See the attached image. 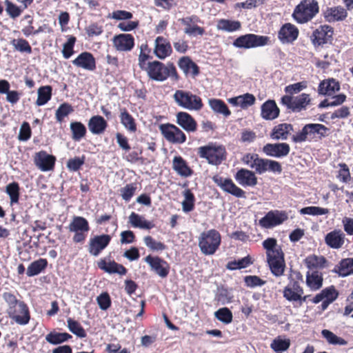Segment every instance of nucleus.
Masks as SVG:
<instances>
[{
    "mask_svg": "<svg viewBox=\"0 0 353 353\" xmlns=\"http://www.w3.org/2000/svg\"><path fill=\"white\" fill-rule=\"evenodd\" d=\"M146 71L149 78L156 81H164L168 77L175 81L179 79L176 69L172 62L166 65L159 61L148 62Z\"/></svg>",
    "mask_w": 353,
    "mask_h": 353,
    "instance_id": "obj_1",
    "label": "nucleus"
},
{
    "mask_svg": "<svg viewBox=\"0 0 353 353\" xmlns=\"http://www.w3.org/2000/svg\"><path fill=\"white\" fill-rule=\"evenodd\" d=\"M319 12V4L316 0H302L294 8L292 17L299 23L312 20Z\"/></svg>",
    "mask_w": 353,
    "mask_h": 353,
    "instance_id": "obj_2",
    "label": "nucleus"
},
{
    "mask_svg": "<svg viewBox=\"0 0 353 353\" xmlns=\"http://www.w3.org/2000/svg\"><path fill=\"white\" fill-rule=\"evenodd\" d=\"M221 244V235L219 232L211 229L203 232L199 237V247L201 252L205 255H212Z\"/></svg>",
    "mask_w": 353,
    "mask_h": 353,
    "instance_id": "obj_3",
    "label": "nucleus"
},
{
    "mask_svg": "<svg viewBox=\"0 0 353 353\" xmlns=\"http://www.w3.org/2000/svg\"><path fill=\"white\" fill-rule=\"evenodd\" d=\"M201 158L205 159L208 163L218 165L226 158V150L223 145L210 143L200 147L198 152Z\"/></svg>",
    "mask_w": 353,
    "mask_h": 353,
    "instance_id": "obj_4",
    "label": "nucleus"
},
{
    "mask_svg": "<svg viewBox=\"0 0 353 353\" xmlns=\"http://www.w3.org/2000/svg\"><path fill=\"white\" fill-rule=\"evenodd\" d=\"M173 97L178 105L188 110L199 111L203 106L201 98L190 92L178 90Z\"/></svg>",
    "mask_w": 353,
    "mask_h": 353,
    "instance_id": "obj_5",
    "label": "nucleus"
},
{
    "mask_svg": "<svg viewBox=\"0 0 353 353\" xmlns=\"http://www.w3.org/2000/svg\"><path fill=\"white\" fill-rule=\"evenodd\" d=\"M281 102L291 111L299 112L306 108V106L310 102V95L305 93L296 97L284 95L281 97Z\"/></svg>",
    "mask_w": 353,
    "mask_h": 353,
    "instance_id": "obj_6",
    "label": "nucleus"
},
{
    "mask_svg": "<svg viewBox=\"0 0 353 353\" xmlns=\"http://www.w3.org/2000/svg\"><path fill=\"white\" fill-rule=\"evenodd\" d=\"M159 130L164 138L172 143H183L186 141L184 132L173 124H161Z\"/></svg>",
    "mask_w": 353,
    "mask_h": 353,
    "instance_id": "obj_7",
    "label": "nucleus"
},
{
    "mask_svg": "<svg viewBox=\"0 0 353 353\" xmlns=\"http://www.w3.org/2000/svg\"><path fill=\"white\" fill-rule=\"evenodd\" d=\"M212 180L223 191L237 198H245V192L237 187L232 179L215 175L212 177Z\"/></svg>",
    "mask_w": 353,
    "mask_h": 353,
    "instance_id": "obj_8",
    "label": "nucleus"
},
{
    "mask_svg": "<svg viewBox=\"0 0 353 353\" xmlns=\"http://www.w3.org/2000/svg\"><path fill=\"white\" fill-rule=\"evenodd\" d=\"M8 316L19 325H27L30 319V314L27 305L22 302L12 309H7Z\"/></svg>",
    "mask_w": 353,
    "mask_h": 353,
    "instance_id": "obj_9",
    "label": "nucleus"
},
{
    "mask_svg": "<svg viewBox=\"0 0 353 353\" xmlns=\"http://www.w3.org/2000/svg\"><path fill=\"white\" fill-rule=\"evenodd\" d=\"M267 261L270 271L274 276L279 277L283 274L285 268V263L284 253L282 249L276 250L275 255L271 256L268 254Z\"/></svg>",
    "mask_w": 353,
    "mask_h": 353,
    "instance_id": "obj_10",
    "label": "nucleus"
},
{
    "mask_svg": "<svg viewBox=\"0 0 353 353\" xmlns=\"http://www.w3.org/2000/svg\"><path fill=\"white\" fill-rule=\"evenodd\" d=\"M287 219L288 215L285 212L271 210L259 220V224L264 228H271L281 224Z\"/></svg>",
    "mask_w": 353,
    "mask_h": 353,
    "instance_id": "obj_11",
    "label": "nucleus"
},
{
    "mask_svg": "<svg viewBox=\"0 0 353 353\" xmlns=\"http://www.w3.org/2000/svg\"><path fill=\"white\" fill-rule=\"evenodd\" d=\"M144 261L147 263L151 270L161 278L166 277L170 271L168 263L159 256H147Z\"/></svg>",
    "mask_w": 353,
    "mask_h": 353,
    "instance_id": "obj_12",
    "label": "nucleus"
},
{
    "mask_svg": "<svg viewBox=\"0 0 353 353\" xmlns=\"http://www.w3.org/2000/svg\"><path fill=\"white\" fill-rule=\"evenodd\" d=\"M111 236L108 234L94 236L90 239L88 252L93 256H97L110 243Z\"/></svg>",
    "mask_w": 353,
    "mask_h": 353,
    "instance_id": "obj_13",
    "label": "nucleus"
},
{
    "mask_svg": "<svg viewBox=\"0 0 353 353\" xmlns=\"http://www.w3.org/2000/svg\"><path fill=\"white\" fill-rule=\"evenodd\" d=\"M290 151V145L286 143H267L263 148V152L267 156L276 158L286 157Z\"/></svg>",
    "mask_w": 353,
    "mask_h": 353,
    "instance_id": "obj_14",
    "label": "nucleus"
},
{
    "mask_svg": "<svg viewBox=\"0 0 353 353\" xmlns=\"http://www.w3.org/2000/svg\"><path fill=\"white\" fill-rule=\"evenodd\" d=\"M298 36V28L290 23L283 25L278 32V38L283 44L293 43Z\"/></svg>",
    "mask_w": 353,
    "mask_h": 353,
    "instance_id": "obj_15",
    "label": "nucleus"
},
{
    "mask_svg": "<svg viewBox=\"0 0 353 353\" xmlns=\"http://www.w3.org/2000/svg\"><path fill=\"white\" fill-rule=\"evenodd\" d=\"M113 45L119 51H130L134 45V39L132 34H119L112 39Z\"/></svg>",
    "mask_w": 353,
    "mask_h": 353,
    "instance_id": "obj_16",
    "label": "nucleus"
},
{
    "mask_svg": "<svg viewBox=\"0 0 353 353\" xmlns=\"http://www.w3.org/2000/svg\"><path fill=\"white\" fill-rule=\"evenodd\" d=\"M34 163L41 171H50L54 168L55 157L44 151H41L36 154Z\"/></svg>",
    "mask_w": 353,
    "mask_h": 353,
    "instance_id": "obj_17",
    "label": "nucleus"
},
{
    "mask_svg": "<svg viewBox=\"0 0 353 353\" xmlns=\"http://www.w3.org/2000/svg\"><path fill=\"white\" fill-rule=\"evenodd\" d=\"M172 52V49L169 41L163 37H157L155 39L154 53L160 59H164Z\"/></svg>",
    "mask_w": 353,
    "mask_h": 353,
    "instance_id": "obj_18",
    "label": "nucleus"
},
{
    "mask_svg": "<svg viewBox=\"0 0 353 353\" xmlns=\"http://www.w3.org/2000/svg\"><path fill=\"white\" fill-rule=\"evenodd\" d=\"M97 265L99 269L110 274H118L119 275H125L127 273L126 268L114 261L107 262L105 259H101L97 262Z\"/></svg>",
    "mask_w": 353,
    "mask_h": 353,
    "instance_id": "obj_19",
    "label": "nucleus"
},
{
    "mask_svg": "<svg viewBox=\"0 0 353 353\" xmlns=\"http://www.w3.org/2000/svg\"><path fill=\"white\" fill-rule=\"evenodd\" d=\"M72 63L79 68L86 70L92 71L96 68V61L93 55L90 52H83L81 53Z\"/></svg>",
    "mask_w": 353,
    "mask_h": 353,
    "instance_id": "obj_20",
    "label": "nucleus"
},
{
    "mask_svg": "<svg viewBox=\"0 0 353 353\" xmlns=\"http://www.w3.org/2000/svg\"><path fill=\"white\" fill-rule=\"evenodd\" d=\"M176 123L186 132H193L196 130L197 123L188 112H178L176 114Z\"/></svg>",
    "mask_w": 353,
    "mask_h": 353,
    "instance_id": "obj_21",
    "label": "nucleus"
},
{
    "mask_svg": "<svg viewBox=\"0 0 353 353\" xmlns=\"http://www.w3.org/2000/svg\"><path fill=\"white\" fill-rule=\"evenodd\" d=\"M234 178L242 186L253 187L257 184V178L252 171L241 168L237 171Z\"/></svg>",
    "mask_w": 353,
    "mask_h": 353,
    "instance_id": "obj_22",
    "label": "nucleus"
},
{
    "mask_svg": "<svg viewBox=\"0 0 353 353\" xmlns=\"http://www.w3.org/2000/svg\"><path fill=\"white\" fill-rule=\"evenodd\" d=\"M179 68L185 76L190 75L194 78L199 74V68L189 57H183L178 61Z\"/></svg>",
    "mask_w": 353,
    "mask_h": 353,
    "instance_id": "obj_23",
    "label": "nucleus"
},
{
    "mask_svg": "<svg viewBox=\"0 0 353 353\" xmlns=\"http://www.w3.org/2000/svg\"><path fill=\"white\" fill-rule=\"evenodd\" d=\"M330 31L329 26H322L314 30L312 35V41L314 46H323L329 42L331 35H328Z\"/></svg>",
    "mask_w": 353,
    "mask_h": 353,
    "instance_id": "obj_24",
    "label": "nucleus"
},
{
    "mask_svg": "<svg viewBox=\"0 0 353 353\" xmlns=\"http://www.w3.org/2000/svg\"><path fill=\"white\" fill-rule=\"evenodd\" d=\"M279 115V109L274 100H268L261 105V117L265 120H273Z\"/></svg>",
    "mask_w": 353,
    "mask_h": 353,
    "instance_id": "obj_25",
    "label": "nucleus"
},
{
    "mask_svg": "<svg viewBox=\"0 0 353 353\" xmlns=\"http://www.w3.org/2000/svg\"><path fill=\"white\" fill-rule=\"evenodd\" d=\"M291 131H293V126L291 124L281 123L273 128L270 137L274 140H286Z\"/></svg>",
    "mask_w": 353,
    "mask_h": 353,
    "instance_id": "obj_26",
    "label": "nucleus"
},
{
    "mask_svg": "<svg viewBox=\"0 0 353 353\" xmlns=\"http://www.w3.org/2000/svg\"><path fill=\"white\" fill-rule=\"evenodd\" d=\"M88 126L92 134H101L105 130L108 123L103 117L97 115L90 119Z\"/></svg>",
    "mask_w": 353,
    "mask_h": 353,
    "instance_id": "obj_27",
    "label": "nucleus"
},
{
    "mask_svg": "<svg viewBox=\"0 0 353 353\" xmlns=\"http://www.w3.org/2000/svg\"><path fill=\"white\" fill-rule=\"evenodd\" d=\"M173 170L181 176L188 177L193 173L186 161L180 156L174 157L172 161Z\"/></svg>",
    "mask_w": 353,
    "mask_h": 353,
    "instance_id": "obj_28",
    "label": "nucleus"
},
{
    "mask_svg": "<svg viewBox=\"0 0 353 353\" xmlns=\"http://www.w3.org/2000/svg\"><path fill=\"white\" fill-rule=\"evenodd\" d=\"M332 272L343 277L353 274V258L342 259L339 264L334 267Z\"/></svg>",
    "mask_w": 353,
    "mask_h": 353,
    "instance_id": "obj_29",
    "label": "nucleus"
},
{
    "mask_svg": "<svg viewBox=\"0 0 353 353\" xmlns=\"http://www.w3.org/2000/svg\"><path fill=\"white\" fill-rule=\"evenodd\" d=\"M70 232H88L90 226L88 221L83 216H74L68 225Z\"/></svg>",
    "mask_w": 353,
    "mask_h": 353,
    "instance_id": "obj_30",
    "label": "nucleus"
},
{
    "mask_svg": "<svg viewBox=\"0 0 353 353\" xmlns=\"http://www.w3.org/2000/svg\"><path fill=\"white\" fill-rule=\"evenodd\" d=\"M208 104L214 112L223 114L228 117L231 114L227 105L223 101L218 99H210L208 100Z\"/></svg>",
    "mask_w": 353,
    "mask_h": 353,
    "instance_id": "obj_31",
    "label": "nucleus"
},
{
    "mask_svg": "<svg viewBox=\"0 0 353 353\" xmlns=\"http://www.w3.org/2000/svg\"><path fill=\"white\" fill-rule=\"evenodd\" d=\"M129 223L134 228L150 230L154 227V224L144 219L139 214L132 212L129 216Z\"/></svg>",
    "mask_w": 353,
    "mask_h": 353,
    "instance_id": "obj_32",
    "label": "nucleus"
},
{
    "mask_svg": "<svg viewBox=\"0 0 353 353\" xmlns=\"http://www.w3.org/2000/svg\"><path fill=\"white\" fill-rule=\"evenodd\" d=\"M305 263L307 268L310 270L318 268L321 269L325 267L327 261L323 256L312 254L305 259Z\"/></svg>",
    "mask_w": 353,
    "mask_h": 353,
    "instance_id": "obj_33",
    "label": "nucleus"
},
{
    "mask_svg": "<svg viewBox=\"0 0 353 353\" xmlns=\"http://www.w3.org/2000/svg\"><path fill=\"white\" fill-rule=\"evenodd\" d=\"M47 265L48 261L46 259H39L33 261L27 268V276L31 277L39 274L47 267Z\"/></svg>",
    "mask_w": 353,
    "mask_h": 353,
    "instance_id": "obj_34",
    "label": "nucleus"
},
{
    "mask_svg": "<svg viewBox=\"0 0 353 353\" xmlns=\"http://www.w3.org/2000/svg\"><path fill=\"white\" fill-rule=\"evenodd\" d=\"M52 88L50 85L41 86L37 90L36 105L41 106L47 103L52 97Z\"/></svg>",
    "mask_w": 353,
    "mask_h": 353,
    "instance_id": "obj_35",
    "label": "nucleus"
},
{
    "mask_svg": "<svg viewBox=\"0 0 353 353\" xmlns=\"http://www.w3.org/2000/svg\"><path fill=\"white\" fill-rule=\"evenodd\" d=\"M72 337V335L67 332H51L46 336V341L52 345H58L68 341Z\"/></svg>",
    "mask_w": 353,
    "mask_h": 353,
    "instance_id": "obj_36",
    "label": "nucleus"
},
{
    "mask_svg": "<svg viewBox=\"0 0 353 353\" xmlns=\"http://www.w3.org/2000/svg\"><path fill=\"white\" fill-rule=\"evenodd\" d=\"M72 138L75 141H80L86 134L85 126L80 121H73L70 125Z\"/></svg>",
    "mask_w": 353,
    "mask_h": 353,
    "instance_id": "obj_37",
    "label": "nucleus"
},
{
    "mask_svg": "<svg viewBox=\"0 0 353 353\" xmlns=\"http://www.w3.org/2000/svg\"><path fill=\"white\" fill-rule=\"evenodd\" d=\"M241 26V23L239 21H231L229 19H220L216 25L218 30L229 32L239 30Z\"/></svg>",
    "mask_w": 353,
    "mask_h": 353,
    "instance_id": "obj_38",
    "label": "nucleus"
},
{
    "mask_svg": "<svg viewBox=\"0 0 353 353\" xmlns=\"http://www.w3.org/2000/svg\"><path fill=\"white\" fill-rule=\"evenodd\" d=\"M120 119L121 123L128 130L132 132H136L137 125L135 121L125 109L121 110Z\"/></svg>",
    "mask_w": 353,
    "mask_h": 353,
    "instance_id": "obj_39",
    "label": "nucleus"
},
{
    "mask_svg": "<svg viewBox=\"0 0 353 353\" xmlns=\"http://www.w3.org/2000/svg\"><path fill=\"white\" fill-rule=\"evenodd\" d=\"M290 346V340L289 339H283L280 336L274 339L270 344V347L276 353H282L286 351Z\"/></svg>",
    "mask_w": 353,
    "mask_h": 353,
    "instance_id": "obj_40",
    "label": "nucleus"
},
{
    "mask_svg": "<svg viewBox=\"0 0 353 353\" xmlns=\"http://www.w3.org/2000/svg\"><path fill=\"white\" fill-rule=\"evenodd\" d=\"M323 279L317 271H314L310 274L307 272L306 276L307 285L313 290H318L322 285Z\"/></svg>",
    "mask_w": 353,
    "mask_h": 353,
    "instance_id": "obj_41",
    "label": "nucleus"
},
{
    "mask_svg": "<svg viewBox=\"0 0 353 353\" xmlns=\"http://www.w3.org/2000/svg\"><path fill=\"white\" fill-rule=\"evenodd\" d=\"M215 318L224 324H229L232 322L233 314L228 307H221L214 312Z\"/></svg>",
    "mask_w": 353,
    "mask_h": 353,
    "instance_id": "obj_42",
    "label": "nucleus"
},
{
    "mask_svg": "<svg viewBox=\"0 0 353 353\" xmlns=\"http://www.w3.org/2000/svg\"><path fill=\"white\" fill-rule=\"evenodd\" d=\"M252 263L250 256H245L238 261H232L228 263L226 268L230 270L245 268Z\"/></svg>",
    "mask_w": 353,
    "mask_h": 353,
    "instance_id": "obj_43",
    "label": "nucleus"
},
{
    "mask_svg": "<svg viewBox=\"0 0 353 353\" xmlns=\"http://www.w3.org/2000/svg\"><path fill=\"white\" fill-rule=\"evenodd\" d=\"M67 324L69 330L77 336L80 338H85L86 336L85 330L77 321L68 318L67 319Z\"/></svg>",
    "mask_w": 353,
    "mask_h": 353,
    "instance_id": "obj_44",
    "label": "nucleus"
},
{
    "mask_svg": "<svg viewBox=\"0 0 353 353\" xmlns=\"http://www.w3.org/2000/svg\"><path fill=\"white\" fill-rule=\"evenodd\" d=\"M183 196L185 199L182 202V210L184 212H191L194 207V196L190 189L183 192Z\"/></svg>",
    "mask_w": 353,
    "mask_h": 353,
    "instance_id": "obj_45",
    "label": "nucleus"
},
{
    "mask_svg": "<svg viewBox=\"0 0 353 353\" xmlns=\"http://www.w3.org/2000/svg\"><path fill=\"white\" fill-rule=\"evenodd\" d=\"M6 193L9 195L11 203H16L19 198V185L17 182H12L7 185Z\"/></svg>",
    "mask_w": 353,
    "mask_h": 353,
    "instance_id": "obj_46",
    "label": "nucleus"
},
{
    "mask_svg": "<svg viewBox=\"0 0 353 353\" xmlns=\"http://www.w3.org/2000/svg\"><path fill=\"white\" fill-rule=\"evenodd\" d=\"M252 34H247L236 38L233 42V46L239 48H252Z\"/></svg>",
    "mask_w": 353,
    "mask_h": 353,
    "instance_id": "obj_47",
    "label": "nucleus"
},
{
    "mask_svg": "<svg viewBox=\"0 0 353 353\" xmlns=\"http://www.w3.org/2000/svg\"><path fill=\"white\" fill-rule=\"evenodd\" d=\"M73 111L74 109L70 104L68 103H63L61 104L56 110L55 117L57 121L59 122H61L64 117H67Z\"/></svg>",
    "mask_w": 353,
    "mask_h": 353,
    "instance_id": "obj_48",
    "label": "nucleus"
},
{
    "mask_svg": "<svg viewBox=\"0 0 353 353\" xmlns=\"http://www.w3.org/2000/svg\"><path fill=\"white\" fill-rule=\"evenodd\" d=\"M308 135L319 134L320 137L325 136L328 128L322 124L319 123H310L305 125Z\"/></svg>",
    "mask_w": 353,
    "mask_h": 353,
    "instance_id": "obj_49",
    "label": "nucleus"
},
{
    "mask_svg": "<svg viewBox=\"0 0 353 353\" xmlns=\"http://www.w3.org/2000/svg\"><path fill=\"white\" fill-rule=\"evenodd\" d=\"M216 297L218 301L221 302L223 305L231 303L233 299L232 293L228 289L223 287L217 289Z\"/></svg>",
    "mask_w": 353,
    "mask_h": 353,
    "instance_id": "obj_50",
    "label": "nucleus"
},
{
    "mask_svg": "<svg viewBox=\"0 0 353 353\" xmlns=\"http://www.w3.org/2000/svg\"><path fill=\"white\" fill-rule=\"evenodd\" d=\"M12 45L14 46V49L21 52H26L30 54L32 52V48L30 46L29 43L23 39H13L11 41Z\"/></svg>",
    "mask_w": 353,
    "mask_h": 353,
    "instance_id": "obj_51",
    "label": "nucleus"
},
{
    "mask_svg": "<svg viewBox=\"0 0 353 353\" xmlns=\"http://www.w3.org/2000/svg\"><path fill=\"white\" fill-rule=\"evenodd\" d=\"M276 243V239L274 238H268L263 242V246L266 250L267 257H268V254L275 255L276 250L281 249V247L278 246Z\"/></svg>",
    "mask_w": 353,
    "mask_h": 353,
    "instance_id": "obj_52",
    "label": "nucleus"
},
{
    "mask_svg": "<svg viewBox=\"0 0 353 353\" xmlns=\"http://www.w3.org/2000/svg\"><path fill=\"white\" fill-rule=\"evenodd\" d=\"M303 294V291L294 290L290 287H285L283 290V297L288 301L296 302L301 299V295Z\"/></svg>",
    "mask_w": 353,
    "mask_h": 353,
    "instance_id": "obj_53",
    "label": "nucleus"
},
{
    "mask_svg": "<svg viewBox=\"0 0 353 353\" xmlns=\"http://www.w3.org/2000/svg\"><path fill=\"white\" fill-rule=\"evenodd\" d=\"M85 159V158L83 155L81 157H75L74 158L70 159L67 161L66 167L71 172H77L84 164Z\"/></svg>",
    "mask_w": 353,
    "mask_h": 353,
    "instance_id": "obj_54",
    "label": "nucleus"
},
{
    "mask_svg": "<svg viewBox=\"0 0 353 353\" xmlns=\"http://www.w3.org/2000/svg\"><path fill=\"white\" fill-rule=\"evenodd\" d=\"M145 245L153 251H162L166 249V245L160 241H156L152 236H146L143 239Z\"/></svg>",
    "mask_w": 353,
    "mask_h": 353,
    "instance_id": "obj_55",
    "label": "nucleus"
},
{
    "mask_svg": "<svg viewBox=\"0 0 353 353\" xmlns=\"http://www.w3.org/2000/svg\"><path fill=\"white\" fill-rule=\"evenodd\" d=\"M345 234L340 230L332 231V249H339L345 242Z\"/></svg>",
    "mask_w": 353,
    "mask_h": 353,
    "instance_id": "obj_56",
    "label": "nucleus"
},
{
    "mask_svg": "<svg viewBox=\"0 0 353 353\" xmlns=\"http://www.w3.org/2000/svg\"><path fill=\"white\" fill-rule=\"evenodd\" d=\"M339 170L336 177L343 183H347L350 179V173L348 166L345 163H339Z\"/></svg>",
    "mask_w": 353,
    "mask_h": 353,
    "instance_id": "obj_57",
    "label": "nucleus"
},
{
    "mask_svg": "<svg viewBox=\"0 0 353 353\" xmlns=\"http://www.w3.org/2000/svg\"><path fill=\"white\" fill-rule=\"evenodd\" d=\"M6 11L12 19H15L21 15V10L17 5L9 0H5Z\"/></svg>",
    "mask_w": 353,
    "mask_h": 353,
    "instance_id": "obj_58",
    "label": "nucleus"
},
{
    "mask_svg": "<svg viewBox=\"0 0 353 353\" xmlns=\"http://www.w3.org/2000/svg\"><path fill=\"white\" fill-rule=\"evenodd\" d=\"M299 212L301 214L315 216L327 214L328 213L329 210L327 209L322 208L318 206H309L301 208Z\"/></svg>",
    "mask_w": 353,
    "mask_h": 353,
    "instance_id": "obj_59",
    "label": "nucleus"
},
{
    "mask_svg": "<svg viewBox=\"0 0 353 353\" xmlns=\"http://www.w3.org/2000/svg\"><path fill=\"white\" fill-rule=\"evenodd\" d=\"M76 41V38L74 37L71 36L67 41L66 43L63 44L62 54L63 57L65 59H69L73 54L74 46Z\"/></svg>",
    "mask_w": 353,
    "mask_h": 353,
    "instance_id": "obj_60",
    "label": "nucleus"
},
{
    "mask_svg": "<svg viewBox=\"0 0 353 353\" xmlns=\"http://www.w3.org/2000/svg\"><path fill=\"white\" fill-rule=\"evenodd\" d=\"M137 190V185L135 183H129L121 189V195L122 199L128 201L134 194Z\"/></svg>",
    "mask_w": 353,
    "mask_h": 353,
    "instance_id": "obj_61",
    "label": "nucleus"
},
{
    "mask_svg": "<svg viewBox=\"0 0 353 353\" xmlns=\"http://www.w3.org/2000/svg\"><path fill=\"white\" fill-rule=\"evenodd\" d=\"M244 282L245 285L249 288H256L258 286H262L265 284L266 281L261 279L258 276H246L244 277Z\"/></svg>",
    "mask_w": 353,
    "mask_h": 353,
    "instance_id": "obj_62",
    "label": "nucleus"
},
{
    "mask_svg": "<svg viewBox=\"0 0 353 353\" xmlns=\"http://www.w3.org/2000/svg\"><path fill=\"white\" fill-rule=\"evenodd\" d=\"M250 168L254 169L256 173L263 174L268 170V159L258 157L254 164H250Z\"/></svg>",
    "mask_w": 353,
    "mask_h": 353,
    "instance_id": "obj_63",
    "label": "nucleus"
},
{
    "mask_svg": "<svg viewBox=\"0 0 353 353\" xmlns=\"http://www.w3.org/2000/svg\"><path fill=\"white\" fill-rule=\"evenodd\" d=\"M31 137V129L30 124L24 121L19 130V133L18 135V139L21 141H28Z\"/></svg>",
    "mask_w": 353,
    "mask_h": 353,
    "instance_id": "obj_64",
    "label": "nucleus"
}]
</instances>
